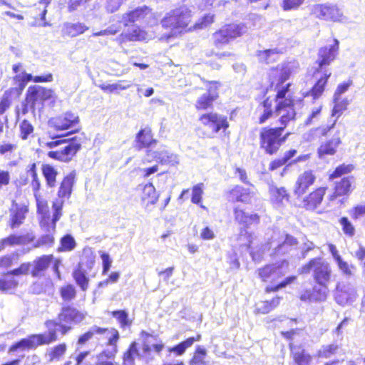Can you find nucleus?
I'll list each match as a JSON object with an SVG mask.
<instances>
[{
	"mask_svg": "<svg viewBox=\"0 0 365 365\" xmlns=\"http://www.w3.org/2000/svg\"><path fill=\"white\" fill-rule=\"evenodd\" d=\"M217 88L216 83H211L207 92L197 99L195 105L197 109H207L211 106L213 101L217 97Z\"/></svg>",
	"mask_w": 365,
	"mask_h": 365,
	"instance_id": "nucleus-27",
	"label": "nucleus"
},
{
	"mask_svg": "<svg viewBox=\"0 0 365 365\" xmlns=\"http://www.w3.org/2000/svg\"><path fill=\"white\" fill-rule=\"evenodd\" d=\"M339 48V41L334 38L333 43L324 46L319 49L317 63V72H322L324 69H329L328 66L335 60Z\"/></svg>",
	"mask_w": 365,
	"mask_h": 365,
	"instance_id": "nucleus-11",
	"label": "nucleus"
},
{
	"mask_svg": "<svg viewBox=\"0 0 365 365\" xmlns=\"http://www.w3.org/2000/svg\"><path fill=\"white\" fill-rule=\"evenodd\" d=\"M322 74V76L317 80L316 83L312 87L309 93L313 97V98L317 99L319 98L323 92L324 91L325 86L327 85V81L330 77L331 72L330 69H324L322 72H317L316 71V74Z\"/></svg>",
	"mask_w": 365,
	"mask_h": 365,
	"instance_id": "nucleus-28",
	"label": "nucleus"
},
{
	"mask_svg": "<svg viewBox=\"0 0 365 365\" xmlns=\"http://www.w3.org/2000/svg\"><path fill=\"white\" fill-rule=\"evenodd\" d=\"M53 237L50 235H46L39 238L34 245L35 247L48 249L50 245L53 243Z\"/></svg>",
	"mask_w": 365,
	"mask_h": 365,
	"instance_id": "nucleus-64",
	"label": "nucleus"
},
{
	"mask_svg": "<svg viewBox=\"0 0 365 365\" xmlns=\"http://www.w3.org/2000/svg\"><path fill=\"white\" fill-rule=\"evenodd\" d=\"M44 325L48 329L47 334H30L27 337L23 338L11 344L9 348V352L14 353L19 349L34 350L38 346L48 345L56 341L58 339L57 327H59V331L61 335L66 334L72 329V327L61 325L55 319L46 320Z\"/></svg>",
	"mask_w": 365,
	"mask_h": 365,
	"instance_id": "nucleus-3",
	"label": "nucleus"
},
{
	"mask_svg": "<svg viewBox=\"0 0 365 365\" xmlns=\"http://www.w3.org/2000/svg\"><path fill=\"white\" fill-rule=\"evenodd\" d=\"M31 264L30 262L21 263L18 267L8 271L12 277H16L24 275H27L30 273Z\"/></svg>",
	"mask_w": 365,
	"mask_h": 365,
	"instance_id": "nucleus-58",
	"label": "nucleus"
},
{
	"mask_svg": "<svg viewBox=\"0 0 365 365\" xmlns=\"http://www.w3.org/2000/svg\"><path fill=\"white\" fill-rule=\"evenodd\" d=\"M272 200L277 205H283L284 202L289 201V194L287 190L283 187H272L270 188Z\"/></svg>",
	"mask_w": 365,
	"mask_h": 365,
	"instance_id": "nucleus-48",
	"label": "nucleus"
},
{
	"mask_svg": "<svg viewBox=\"0 0 365 365\" xmlns=\"http://www.w3.org/2000/svg\"><path fill=\"white\" fill-rule=\"evenodd\" d=\"M355 168L353 164L343 163L337 166L335 170L329 175V180H333L335 178H339L343 175L351 173Z\"/></svg>",
	"mask_w": 365,
	"mask_h": 365,
	"instance_id": "nucleus-55",
	"label": "nucleus"
},
{
	"mask_svg": "<svg viewBox=\"0 0 365 365\" xmlns=\"http://www.w3.org/2000/svg\"><path fill=\"white\" fill-rule=\"evenodd\" d=\"M341 144L340 131L335 132L332 138L322 143L318 148L317 153L319 158H324L327 155H334L338 147Z\"/></svg>",
	"mask_w": 365,
	"mask_h": 365,
	"instance_id": "nucleus-19",
	"label": "nucleus"
},
{
	"mask_svg": "<svg viewBox=\"0 0 365 365\" xmlns=\"http://www.w3.org/2000/svg\"><path fill=\"white\" fill-rule=\"evenodd\" d=\"M261 282L266 284V294L277 292L297 280V276L289 275L284 277L287 272V264H268L257 271Z\"/></svg>",
	"mask_w": 365,
	"mask_h": 365,
	"instance_id": "nucleus-4",
	"label": "nucleus"
},
{
	"mask_svg": "<svg viewBox=\"0 0 365 365\" xmlns=\"http://www.w3.org/2000/svg\"><path fill=\"white\" fill-rule=\"evenodd\" d=\"M99 87L105 92L119 93L120 91L128 89L130 84L126 83L125 81H120L112 84L103 83L99 85Z\"/></svg>",
	"mask_w": 365,
	"mask_h": 365,
	"instance_id": "nucleus-53",
	"label": "nucleus"
},
{
	"mask_svg": "<svg viewBox=\"0 0 365 365\" xmlns=\"http://www.w3.org/2000/svg\"><path fill=\"white\" fill-rule=\"evenodd\" d=\"M356 297V291L353 287H346L343 284H337L335 288L334 298L340 305H345L351 302Z\"/></svg>",
	"mask_w": 365,
	"mask_h": 365,
	"instance_id": "nucleus-21",
	"label": "nucleus"
},
{
	"mask_svg": "<svg viewBox=\"0 0 365 365\" xmlns=\"http://www.w3.org/2000/svg\"><path fill=\"white\" fill-rule=\"evenodd\" d=\"M140 336L143 339L142 341V353L143 356H150L152 351H154L158 354H160L162 351L164 349V344L162 341H159L158 343L154 344L150 346L148 344V338H155L152 334L147 332L145 330H142L140 332Z\"/></svg>",
	"mask_w": 365,
	"mask_h": 365,
	"instance_id": "nucleus-22",
	"label": "nucleus"
},
{
	"mask_svg": "<svg viewBox=\"0 0 365 365\" xmlns=\"http://www.w3.org/2000/svg\"><path fill=\"white\" fill-rule=\"evenodd\" d=\"M299 63L295 60L284 62L272 68L269 71L270 87L277 92L275 97V115L279 116V122L284 128L294 120L296 113L293 108V101L286 97L290 83L283 86L289 76L299 68Z\"/></svg>",
	"mask_w": 365,
	"mask_h": 365,
	"instance_id": "nucleus-2",
	"label": "nucleus"
},
{
	"mask_svg": "<svg viewBox=\"0 0 365 365\" xmlns=\"http://www.w3.org/2000/svg\"><path fill=\"white\" fill-rule=\"evenodd\" d=\"M339 223L341 226L342 230L344 233L349 236V237H353L355 234V228L352 223L350 222V220L346 217H342L339 220Z\"/></svg>",
	"mask_w": 365,
	"mask_h": 365,
	"instance_id": "nucleus-60",
	"label": "nucleus"
},
{
	"mask_svg": "<svg viewBox=\"0 0 365 365\" xmlns=\"http://www.w3.org/2000/svg\"><path fill=\"white\" fill-rule=\"evenodd\" d=\"M120 336L119 331L115 328H110V336L107 339L106 345L110 349L102 350L96 355L97 361L94 365H115L111 360L114 359L118 352V341Z\"/></svg>",
	"mask_w": 365,
	"mask_h": 365,
	"instance_id": "nucleus-8",
	"label": "nucleus"
},
{
	"mask_svg": "<svg viewBox=\"0 0 365 365\" xmlns=\"http://www.w3.org/2000/svg\"><path fill=\"white\" fill-rule=\"evenodd\" d=\"M34 240V235L32 233H28L23 235H11L0 240V250L12 247L16 245H27Z\"/></svg>",
	"mask_w": 365,
	"mask_h": 365,
	"instance_id": "nucleus-20",
	"label": "nucleus"
},
{
	"mask_svg": "<svg viewBox=\"0 0 365 365\" xmlns=\"http://www.w3.org/2000/svg\"><path fill=\"white\" fill-rule=\"evenodd\" d=\"M254 235L245 230V233H241L239 241L240 247L241 249H249L251 248V244L252 243Z\"/></svg>",
	"mask_w": 365,
	"mask_h": 365,
	"instance_id": "nucleus-61",
	"label": "nucleus"
},
{
	"mask_svg": "<svg viewBox=\"0 0 365 365\" xmlns=\"http://www.w3.org/2000/svg\"><path fill=\"white\" fill-rule=\"evenodd\" d=\"M95 264V258L93 255L83 257L78 263L76 268L85 272L91 271Z\"/></svg>",
	"mask_w": 365,
	"mask_h": 365,
	"instance_id": "nucleus-57",
	"label": "nucleus"
},
{
	"mask_svg": "<svg viewBox=\"0 0 365 365\" xmlns=\"http://www.w3.org/2000/svg\"><path fill=\"white\" fill-rule=\"evenodd\" d=\"M246 32L247 28L243 24L227 25L213 34V43L215 46L221 48Z\"/></svg>",
	"mask_w": 365,
	"mask_h": 365,
	"instance_id": "nucleus-9",
	"label": "nucleus"
},
{
	"mask_svg": "<svg viewBox=\"0 0 365 365\" xmlns=\"http://www.w3.org/2000/svg\"><path fill=\"white\" fill-rule=\"evenodd\" d=\"M18 286V280L8 274V271L2 274L0 277V292L7 293L16 289Z\"/></svg>",
	"mask_w": 365,
	"mask_h": 365,
	"instance_id": "nucleus-39",
	"label": "nucleus"
},
{
	"mask_svg": "<svg viewBox=\"0 0 365 365\" xmlns=\"http://www.w3.org/2000/svg\"><path fill=\"white\" fill-rule=\"evenodd\" d=\"M20 137L26 140L34 132L33 125L26 120H24L20 124Z\"/></svg>",
	"mask_w": 365,
	"mask_h": 365,
	"instance_id": "nucleus-62",
	"label": "nucleus"
},
{
	"mask_svg": "<svg viewBox=\"0 0 365 365\" xmlns=\"http://www.w3.org/2000/svg\"><path fill=\"white\" fill-rule=\"evenodd\" d=\"M312 13L320 19L344 22L346 20L343 12L336 5L331 4H316L312 8Z\"/></svg>",
	"mask_w": 365,
	"mask_h": 365,
	"instance_id": "nucleus-10",
	"label": "nucleus"
},
{
	"mask_svg": "<svg viewBox=\"0 0 365 365\" xmlns=\"http://www.w3.org/2000/svg\"><path fill=\"white\" fill-rule=\"evenodd\" d=\"M201 339V334H197L195 336L188 337L175 346L168 348V351L174 353L177 356H181L185 352L187 348L192 346L195 341H200Z\"/></svg>",
	"mask_w": 365,
	"mask_h": 365,
	"instance_id": "nucleus-34",
	"label": "nucleus"
},
{
	"mask_svg": "<svg viewBox=\"0 0 365 365\" xmlns=\"http://www.w3.org/2000/svg\"><path fill=\"white\" fill-rule=\"evenodd\" d=\"M282 53V51L277 48L266 49L259 51L257 57L259 61L269 64L277 61Z\"/></svg>",
	"mask_w": 365,
	"mask_h": 365,
	"instance_id": "nucleus-42",
	"label": "nucleus"
},
{
	"mask_svg": "<svg viewBox=\"0 0 365 365\" xmlns=\"http://www.w3.org/2000/svg\"><path fill=\"white\" fill-rule=\"evenodd\" d=\"M333 102L334 105L331 110V116L334 117L337 120L347 109L349 101L347 98L341 99V98H338L337 100H335L334 97H333Z\"/></svg>",
	"mask_w": 365,
	"mask_h": 365,
	"instance_id": "nucleus-51",
	"label": "nucleus"
},
{
	"mask_svg": "<svg viewBox=\"0 0 365 365\" xmlns=\"http://www.w3.org/2000/svg\"><path fill=\"white\" fill-rule=\"evenodd\" d=\"M337 349L338 346L336 344L324 345L317 351V356L319 358L327 359L334 355Z\"/></svg>",
	"mask_w": 365,
	"mask_h": 365,
	"instance_id": "nucleus-59",
	"label": "nucleus"
},
{
	"mask_svg": "<svg viewBox=\"0 0 365 365\" xmlns=\"http://www.w3.org/2000/svg\"><path fill=\"white\" fill-rule=\"evenodd\" d=\"M85 319V314L71 305H64L58 314L59 324L64 322L68 324H80ZM61 325H63L61 324ZM66 326V324H64Z\"/></svg>",
	"mask_w": 365,
	"mask_h": 365,
	"instance_id": "nucleus-15",
	"label": "nucleus"
},
{
	"mask_svg": "<svg viewBox=\"0 0 365 365\" xmlns=\"http://www.w3.org/2000/svg\"><path fill=\"white\" fill-rule=\"evenodd\" d=\"M106 333H108L110 335V328L93 326L89 330L79 336L77 344L81 346L84 345L87 341L91 339L94 335H100Z\"/></svg>",
	"mask_w": 365,
	"mask_h": 365,
	"instance_id": "nucleus-37",
	"label": "nucleus"
},
{
	"mask_svg": "<svg viewBox=\"0 0 365 365\" xmlns=\"http://www.w3.org/2000/svg\"><path fill=\"white\" fill-rule=\"evenodd\" d=\"M58 293L62 301L66 303L73 301L77 296L76 288L71 283H66L60 287Z\"/></svg>",
	"mask_w": 365,
	"mask_h": 365,
	"instance_id": "nucleus-43",
	"label": "nucleus"
},
{
	"mask_svg": "<svg viewBox=\"0 0 365 365\" xmlns=\"http://www.w3.org/2000/svg\"><path fill=\"white\" fill-rule=\"evenodd\" d=\"M312 271L313 282L310 287H304L298 293V299L307 304L324 302L329 294V284L333 281V272L329 262L321 257L311 259L299 269V273L308 274Z\"/></svg>",
	"mask_w": 365,
	"mask_h": 365,
	"instance_id": "nucleus-1",
	"label": "nucleus"
},
{
	"mask_svg": "<svg viewBox=\"0 0 365 365\" xmlns=\"http://www.w3.org/2000/svg\"><path fill=\"white\" fill-rule=\"evenodd\" d=\"M54 92L51 89H47L40 86H29L26 91V106L34 109L38 104H42L44 101L53 98Z\"/></svg>",
	"mask_w": 365,
	"mask_h": 365,
	"instance_id": "nucleus-12",
	"label": "nucleus"
},
{
	"mask_svg": "<svg viewBox=\"0 0 365 365\" xmlns=\"http://www.w3.org/2000/svg\"><path fill=\"white\" fill-rule=\"evenodd\" d=\"M27 211L28 210L26 207L17 205H15L11 209L10 225L12 229L19 227L23 223Z\"/></svg>",
	"mask_w": 365,
	"mask_h": 365,
	"instance_id": "nucleus-35",
	"label": "nucleus"
},
{
	"mask_svg": "<svg viewBox=\"0 0 365 365\" xmlns=\"http://www.w3.org/2000/svg\"><path fill=\"white\" fill-rule=\"evenodd\" d=\"M13 80L16 83V86L11 88L10 93L14 92L16 96H19L25 88L27 83L33 81V76L22 71L21 73L16 74Z\"/></svg>",
	"mask_w": 365,
	"mask_h": 365,
	"instance_id": "nucleus-38",
	"label": "nucleus"
},
{
	"mask_svg": "<svg viewBox=\"0 0 365 365\" xmlns=\"http://www.w3.org/2000/svg\"><path fill=\"white\" fill-rule=\"evenodd\" d=\"M75 173L73 172L66 175L62 180L58 191V199H68L72 192V188L74 183Z\"/></svg>",
	"mask_w": 365,
	"mask_h": 365,
	"instance_id": "nucleus-30",
	"label": "nucleus"
},
{
	"mask_svg": "<svg viewBox=\"0 0 365 365\" xmlns=\"http://www.w3.org/2000/svg\"><path fill=\"white\" fill-rule=\"evenodd\" d=\"M66 143L67 145H65L63 148L61 149L60 151L62 153L64 162H69L81 149V142L80 139H77V138L75 137L72 138L71 141H67Z\"/></svg>",
	"mask_w": 365,
	"mask_h": 365,
	"instance_id": "nucleus-33",
	"label": "nucleus"
},
{
	"mask_svg": "<svg viewBox=\"0 0 365 365\" xmlns=\"http://www.w3.org/2000/svg\"><path fill=\"white\" fill-rule=\"evenodd\" d=\"M53 259V255H43L36 259L31 267L30 273L34 277L43 274Z\"/></svg>",
	"mask_w": 365,
	"mask_h": 365,
	"instance_id": "nucleus-26",
	"label": "nucleus"
},
{
	"mask_svg": "<svg viewBox=\"0 0 365 365\" xmlns=\"http://www.w3.org/2000/svg\"><path fill=\"white\" fill-rule=\"evenodd\" d=\"M36 201L37 212L41 215V226L46 227V224L48 222L50 213L47 201L39 194L34 196Z\"/></svg>",
	"mask_w": 365,
	"mask_h": 365,
	"instance_id": "nucleus-36",
	"label": "nucleus"
},
{
	"mask_svg": "<svg viewBox=\"0 0 365 365\" xmlns=\"http://www.w3.org/2000/svg\"><path fill=\"white\" fill-rule=\"evenodd\" d=\"M41 170L47 186L54 187L56 185V177L58 175L57 170L48 164L43 165Z\"/></svg>",
	"mask_w": 365,
	"mask_h": 365,
	"instance_id": "nucleus-46",
	"label": "nucleus"
},
{
	"mask_svg": "<svg viewBox=\"0 0 365 365\" xmlns=\"http://www.w3.org/2000/svg\"><path fill=\"white\" fill-rule=\"evenodd\" d=\"M355 179L353 176H348L341 178L335 182L334 192L329 196L330 202L334 201L338 197L349 196L355 188Z\"/></svg>",
	"mask_w": 365,
	"mask_h": 365,
	"instance_id": "nucleus-16",
	"label": "nucleus"
},
{
	"mask_svg": "<svg viewBox=\"0 0 365 365\" xmlns=\"http://www.w3.org/2000/svg\"><path fill=\"white\" fill-rule=\"evenodd\" d=\"M137 145L139 148L148 147L155 141L149 129H142L136 136Z\"/></svg>",
	"mask_w": 365,
	"mask_h": 365,
	"instance_id": "nucleus-50",
	"label": "nucleus"
},
{
	"mask_svg": "<svg viewBox=\"0 0 365 365\" xmlns=\"http://www.w3.org/2000/svg\"><path fill=\"white\" fill-rule=\"evenodd\" d=\"M64 203V200H56L53 202V215L51 221L46 224V227H43L48 232L53 231L56 228V222L61 218L62 215V207Z\"/></svg>",
	"mask_w": 365,
	"mask_h": 365,
	"instance_id": "nucleus-40",
	"label": "nucleus"
},
{
	"mask_svg": "<svg viewBox=\"0 0 365 365\" xmlns=\"http://www.w3.org/2000/svg\"><path fill=\"white\" fill-rule=\"evenodd\" d=\"M191 21V11L181 6L168 12L160 24L165 32L159 38L160 41H169L180 34Z\"/></svg>",
	"mask_w": 365,
	"mask_h": 365,
	"instance_id": "nucleus-5",
	"label": "nucleus"
},
{
	"mask_svg": "<svg viewBox=\"0 0 365 365\" xmlns=\"http://www.w3.org/2000/svg\"><path fill=\"white\" fill-rule=\"evenodd\" d=\"M206 355V349L203 347L197 346L194 351L192 357L190 359V365H205Z\"/></svg>",
	"mask_w": 365,
	"mask_h": 365,
	"instance_id": "nucleus-56",
	"label": "nucleus"
},
{
	"mask_svg": "<svg viewBox=\"0 0 365 365\" xmlns=\"http://www.w3.org/2000/svg\"><path fill=\"white\" fill-rule=\"evenodd\" d=\"M283 297L279 295H274L270 299H266L256 304L255 313L257 314H265L277 308Z\"/></svg>",
	"mask_w": 365,
	"mask_h": 365,
	"instance_id": "nucleus-24",
	"label": "nucleus"
},
{
	"mask_svg": "<svg viewBox=\"0 0 365 365\" xmlns=\"http://www.w3.org/2000/svg\"><path fill=\"white\" fill-rule=\"evenodd\" d=\"M79 122L78 116L72 112H66L57 117L52 118L48 121L50 130L48 133L49 137L54 140L67 136L73 131L66 133H58L76 126Z\"/></svg>",
	"mask_w": 365,
	"mask_h": 365,
	"instance_id": "nucleus-6",
	"label": "nucleus"
},
{
	"mask_svg": "<svg viewBox=\"0 0 365 365\" xmlns=\"http://www.w3.org/2000/svg\"><path fill=\"white\" fill-rule=\"evenodd\" d=\"M88 29V27L82 23H66L64 24L63 33L69 36L74 37L83 34Z\"/></svg>",
	"mask_w": 365,
	"mask_h": 365,
	"instance_id": "nucleus-49",
	"label": "nucleus"
},
{
	"mask_svg": "<svg viewBox=\"0 0 365 365\" xmlns=\"http://www.w3.org/2000/svg\"><path fill=\"white\" fill-rule=\"evenodd\" d=\"M234 214L235 220L247 227L253 224H257L259 221V217L257 214L247 213L238 207L235 208Z\"/></svg>",
	"mask_w": 365,
	"mask_h": 365,
	"instance_id": "nucleus-32",
	"label": "nucleus"
},
{
	"mask_svg": "<svg viewBox=\"0 0 365 365\" xmlns=\"http://www.w3.org/2000/svg\"><path fill=\"white\" fill-rule=\"evenodd\" d=\"M290 356L294 365H310L312 356L302 345L297 346L293 342L289 344Z\"/></svg>",
	"mask_w": 365,
	"mask_h": 365,
	"instance_id": "nucleus-18",
	"label": "nucleus"
},
{
	"mask_svg": "<svg viewBox=\"0 0 365 365\" xmlns=\"http://www.w3.org/2000/svg\"><path fill=\"white\" fill-rule=\"evenodd\" d=\"M252 197V192L248 188L237 185L232 188L228 195L231 202H249Z\"/></svg>",
	"mask_w": 365,
	"mask_h": 365,
	"instance_id": "nucleus-29",
	"label": "nucleus"
},
{
	"mask_svg": "<svg viewBox=\"0 0 365 365\" xmlns=\"http://www.w3.org/2000/svg\"><path fill=\"white\" fill-rule=\"evenodd\" d=\"M316 176L312 170H307L300 174L294 186L293 192L297 197L303 195L314 184Z\"/></svg>",
	"mask_w": 365,
	"mask_h": 365,
	"instance_id": "nucleus-17",
	"label": "nucleus"
},
{
	"mask_svg": "<svg viewBox=\"0 0 365 365\" xmlns=\"http://www.w3.org/2000/svg\"><path fill=\"white\" fill-rule=\"evenodd\" d=\"M284 127L264 128L260 132V146L269 155L277 152L280 146L286 141L289 133L282 135Z\"/></svg>",
	"mask_w": 365,
	"mask_h": 365,
	"instance_id": "nucleus-7",
	"label": "nucleus"
},
{
	"mask_svg": "<svg viewBox=\"0 0 365 365\" xmlns=\"http://www.w3.org/2000/svg\"><path fill=\"white\" fill-rule=\"evenodd\" d=\"M155 158L158 162L164 165H175L179 163L178 155L170 153L168 150L155 152Z\"/></svg>",
	"mask_w": 365,
	"mask_h": 365,
	"instance_id": "nucleus-47",
	"label": "nucleus"
},
{
	"mask_svg": "<svg viewBox=\"0 0 365 365\" xmlns=\"http://www.w3.org/2000/svg\"><path fill=\"white\" fill-rule=\"evenodd\" d=\"M159 195L156 192L155 188L152 183L146 184L141 195V200L148 210L150 206L154 205L158 200Z\"/></svg>",
	"mask_w": 365,
	"mask_h": 365,
	"instance_id": "nucleus-31",
	"label": "nucleus"
},
{
	"mask_svg": "<svg viewBox=\"0 0 365 365\" xmlns=\"http://www.w3.org/2000/svg\"><path fill=\"white\" fill-rule=\"evenodd\" d=\"M72 277L82 291L86 292L88 289L90 279L87 272L76 267L72 272Z\"/></svg>",
	"mask_w": 365,
	"mask_h": 365,
	"instance_id": "nucleus-44",
	"label": "nucleus"
},
{
	"mask_svg": "<svg viewBox=\"0 0 365 365\" xmlns=\"http://www.w3.org/2000/svg\"><path fill=\"white\" fill-rule=\"evenodd\" d=\"M136 356L140 357V355L138 349V343L134 341L129 344L128 349L122 355L123 365H135Z\"/></svg>",
	"mask_w": 365,
	"mask_h": 365,
	"instance_id": "nucleus-41",
	"label": "nucleus"
},
{
	"mask_svg": "<svg viewBox=\"0 0 365 365\" xmlns=\"http://www.w3.org/2000/svg\"><path fill=\"white\" fill-rule=\"evenodd\" d=\"M110 315L116 319L122 329L130 327L132 324V321L129 319L128 314L125 310L112 311Z\"/></svg>",
	"mask_w": 365,
	"mask_h": 365,
	"instance_id": "nucleus-54",
	"label": "nucleus"
},
{
	"mask_svg": "<svg viewBox=\"0 0 365 365\" xmlns=\"http://www.w3.org/2000/svg\"><path fill=\"white\" fill-rule=\"evenodd\" d=\"M200 121L210 130V136L211 137L220 130L225 131L229 127L227 117L216 113H210L201 115Z\"/></svg>",
	"mask_w": 365,
	"mask_h": 365,
	"instance_id": "nucleus-13",
	"label": "nucleus"
},
{
	"mask_svg": "<svg viewBox=\"0 0 365 365\" xmlns=\"http://www.w3.org/2000/svg\"><path fill=\"white\" fill-rule=\"evenodd\" d=\"M19 257L17 255L3 256L0 257V269H7L17 264Z\"/></svg>",
	"mask_w": 365,
	"mask_h": 365,
	"instance_id": "nucleus-63",
	"label": "nucleus"
},
{
	"mask_svg": "<svg viewBox=\"0 0 365 365\" xmlns=\"http://www.w3.org/2000/svg\"><path fill=\"white\" fill-rule=\"evenodd\" d=\"M67 351V345L62 342L53 346L48 352L50 361H58L63 357Z\"/></svg>",
	"mask_w": 365,
	"mask_h": 365,
	"instance_id": "nucleus-52",
	"label": "nucleus"
},
{
	"mask_svg": "<svg viewBox=\"0 0 365 365\" xmlns=\"http://www.w3.org/2000/svg\"><path fill=\"white\" fill-rule=\"evenodd\" d=\"M257 111L260 113L259 123H264L267 120L275 114L272 109V101L269 98L264 100L258 106Z\"/></svg>",
	"mask_w": 365,
	"mask_h": 365,
	"instance_id": "nucleus-45",
	"label": "nucleus"
},
{
	"mask_svg": "<svg viewBox=\"0 0 365 365\" xmlns=\"http://www.w3.org/2000/svg\"><path fill=\"white\" fill-rule=\"evenodd\" d=\"M269 244V249L274 251L295 250L298 248L297 240L288 234L279 235V233H274Z\"/></svg>",
	"mask_w": 365,
	"mask_h": 365,
	"instance_id": "nucleus-14",
	"label": "nucleus"
},
{
	"mask_svg": "<svg viewBox=\"0 0 365 365\" xmlns=\"http://www.w3.org/2000/svg\"><path fill=\"white\" fill-rule=\"evenodd\" d=\"M150 14V9L148 6L138 7L124 14L122 17V22L125 26H128V23L140 22Z\"/></svg>",
	"mask_w": 365,
	"mask_h": 365,
	"instance_id": "nucleus-23",
	"label": "nucleus"
},
{
	"mask_svg": "<svg viewBox=\"0 0 365 365\" xmlns=\"http://www.w3.org/2000/svg\"><path fill=\"white\" fill-rule=\"evenodd\" d=\"M326 190V187H321L311 192L304 199L303 207L307 210L316 209L321 204Z\"/></svg>",
	"mask_w": 365,
	"mask_h": 365,
	"instance_id": "nucleus-25",
	"label": "nucleus"
}]
</instances>
